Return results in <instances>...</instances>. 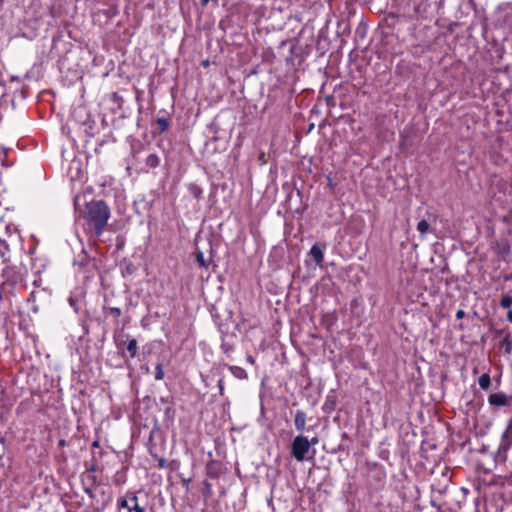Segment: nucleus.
<instances>
[{
	"label": "nucleus",
	"mask_w": 512,
	"mask_h": 512,
	"mask_svg": "<svg viewBox=\"0 0 512 512\" xmlns=\"http://www.w3.org/2000/svg\"><path fill=\"white\" fill-rule=\"evenodd\" d=\"M399 16V13H389L384 19V25L388 28H395L396 24L398 23Z\"/></svg>",
	"instance_id": "b1692460"
},
{
	"label": "nucleus",
	"mask_w": 512,
	"mask_h": 512,
	"mask_svg": "<svg viewBox=\"0 0 512 512\" xmlns=\"http://www.w3.org/2000/svg\"><path fill=\"white\" fill-rule=\"evenodd\" d=\"M392 6L406 19H415L425 12L424 0H392Z\"/></svg>",
	"instance_id": "20e7f679"
},
{
	"label": "nucleus",
	"mask_w": 512,
	"mask_h": 512,
	"mask_svg": "<svg viewBox=\"0 0 512 512\" xmlns=\"http://www.w3.org/2000/svg\"><path fill=\"white\" fill-rule=\"evenodd\" d=\"M87 480L89 481L88 485L98 486L100 484L98 477L95 474H90L87 476Z\"/></svg>",
	"instance_id": "473e14b6"
},
{
	"label": "nucleus",
	"mask_w": 512,
	"mask_h": 512,
	"mask_svg": "<svg viewBox=\"0 0 512 512\" xmlns=\"http://www.w3.org/2000/svg\"><path fill=\"white\" fill-rule=\"evenodd\" d=\"M72 116L76 122L83 126L84 132L89 138L95 136L97 128L96 122L85 108L79 107L75 109Z\"/></svg>",
	"instance_id": "6e6552de"
},
{
	"label": "nucleus",
	"mask_w": 512,
	"mask_h": 512,
	"mask_svg": "<svg viewBox=\"0 0 512 512\" xmlns=\"http://www.w3.org/2000/svg\"><path fill=\"white\" fill-rule=\"evenodd\" d=\"M504 250H505L506 252H509L510 247H509V246H507V247H505V248H504Z\"/></svg>",
	"instance_id": "6e6d98bb"
},
{
	"label": "nucleus",
	"mask_w": 512,
	"mask_h": 512,
	"mask_svg": "<svg viewBox=\"0 0 512 512\" xmlns=\"http://www.w3.org/2000/svg\"><path fill=\"white\" fill-rule=\"evenodd\" d=\"M510 420H512V417L510 418Z\"/></svg>",
	"instance_id": "13d9d810"
},
{
	"label": "nucleus",
	"mask_w": 512,
	"mask_h": 512,
	"mask_svg": "<svg viewBox=\"0 0 512 512\" xmlns=\"http://www.w3.org/2000/svg\"><path fill=\"white\" fill-rule=\"evenodd\" d=\"M505 482L508 486H512V472L506 477Z\"/></svg>",
	"instance_id": "49530a36"
},
{
	"label": "nucleus",
	"mask_w": 512,
	"mask_h": 512,
	"mask_svg": "<svg viewBox=\"0 0 512 512\" xmlns=\"http://www.w3.org/2000/svg\"><path fill=\"white\" fill-rule=\"evenodd\" d=\"M290 454L298 462H303L312 459L315 450L311 449V443L308 438L300 434L292 440Z\"/></svg>",
	"instance_id": "39448f33"
},
{
	"label": "nucleus",
	"mask_w": 512,
	"mask_h": 512,
	"mask_svg": "<svg viewBox=\"0 0 512 512\" xmlns=\"http://www.w3.org/2000/svg\"><path fill=\"white\" fill-rule=\"evenodd\" d=\"M36 294L37 292L36 291H32L28 297V302H33L35 303L36 301Z\"/></svg>",
	"instance_id": "c03bdc74"
},
{
	"label": "nucleus",
	"mask_w": 512,
	"mask_h": 512,
	"mask_svg": "<svg viewBox=\"0 0 512 512\" xmlns=\"http://www.w3.org/2000/svg\"><path fill=\"white\" fill-rule=\"evenodd\" d=\"M221 348H222L223 352H224L227 356H229V355H230V353H231V351H232V346H231V345H229V344H227V343H222Z\"/></svg>",
	"instance_id": "c9c22d12"
},
{
	"label": "nucleus",
	"mask_w": 512,
	"mask_h": 512,
	"mask_svg": "<svg viewBox=\"0 0 512 512\" xmlns=\"http://www.w3.org/2000/svg\"><path fill=\"white\" fill-rule=\"evenodd\" d=\"M109 100L117 106L116 109H112L113 113H117L123 109L124 99L118 92H112L109 95Z\"/></svg>",
	"instance_id": "f3484780"
},
{
	"label": "nucleus",
	"mask_w": 512,
	"mask_h": 512,
	"mask_svg": "<svg viewBox=\"0 0 512 512\" xmlns=\"http://www.w3.org/2000/svg\"><path fill=\"white\" fill-rule=\"evenodd\" d=\"M157 130L153 132L154 135H162L170 127V119L167 117H158L156 119Z\"/></svg>",
	"instance_id": "2eb2a0df"
},
{
	"label": "nucleus",
	"mask_w": 512,
	"mask_h": 512,
	"mask_svg": "<svg viewBox=\"0 0 512 512\" xmlns=\"http://www.w3.org/2000/svg\"><path fill=\"white\" fill-rule=\"evenodd\" d=\"M65 445H66V440H65V439H60V440L58 441V446H59V447H64Z\"/></svg>",
	"instance_id": "3c124183"
},
{
	"label": "nucleus",
	"mask_w": 512,
	"mask_h": 512,
	"mask_svg": "<svg viewBox=\"0 0 512 512\" xmlns=\"http://www.w3.org/2000/svg\"><path fill=\"white\" fill-rule=\"evenodd\" d=\"M367 32V25L364 22H360L356 28V35L360 38H364Z\"/></svg>",
	"instance_id": "c756f323"
},
{
	"label": "nucleus",
	"mask_w": 512,
	"mask_h": 512,
	"mask_svg": "<svg viewBox=\"0 0 512 512\" xmlns=\"http://www.w3.org/2000/svg\"><path fill=\"white\" fill-rule=\"evenodd\" d=\"M166 465H167V461H166V459H165V458H159V459H158V465H157V466H158L159 468H165V467H166Z\"/></svg>",
	"instance_id": "37998d69"
},
{
	"label": "nucleus",
	"mask_w": 512,
	"mask_h": 512,
	"mask_svg": "<svg viewBox=\"0 0 512 512\" xmlns=\"http://www.w3.org/2000/svg\"><path fill=\"white\" fill-rule=\"evenodd\" d=\"M108 142H115V138L112 135H108L104 139L101 140V142L99 143V146H103L104 144H106Z\"/></svg>",
	"instance_id": "4c0bfd02"
},
{
	"label": "nucleus",
	"mask_w": 512,
	"mask_h": 512,
	"mask_svg": "<svg viewBox=\"0 0 512 512\" xmlns=\"http://www.w3.org/2000/svg\"><path fill=\"white\" fill-rule=\"evenodd\" d=\"M188 191L196 200H201L203 197V189L196 183H190L188 185Z\"/></svg>",
	"instance_id": "4be33fe9"
},
{
	"label": "nucleus",
	"mask_w": 512,
	"mask_h": 512,
	"mask_svg": "<svg viewBox=\"0 0 512 512\" xmlns=\"http://www.w3.org/2000/svg\"><path fill=\"white\" fill-rule=\"evenodd\" d=\"M224 366L227 367L230 370V372L232 373V375L234 377H236L237 379L243 380L248 377L246 370L240 366L229 365V364H224Z\"/></svg>",
	"instance_id": "dca6fc26"
},
{
	"label": "nucleus",
	"mask_w": 512,
	"mask_h": 512,
	"mask_svg": "<svg viewBox=\"0 0 512 512\" xmlns=\"http://www.w3.org/2000/svg\"><path fill=\"white\" fill-rule=\"evenodd\" d=\"M27 270L16 265H5L0 269V302L10 300L16 291L25 288Z\"/></svg>",
	"instance_id": "f03ea898"
},
{
	"label": "nucleus",
	"mask_w": 512,
	"mask_h": 512,
	"mask_svg": "<svg viewBox=\"0 0 512 512\" xmlns=\"http://www.w3.org/2000/svg\"><path fill=\"white\" fill-rule=\"evenodd\" d=\"M500 305L503 308L509 309L507 312V319L509 322L512 323V296H509V295L504 296L500 301Z\"/></svg>",
	"instance_id": "412c9836"
},
{
	"label": "nucleus",
	"mask_w": 512,
	"mask_h": 512,
	"mask_svg": "<svg viewBox=\"0 0 512 512\" xmlns=\"http://www.w3.org/2000/svg\"><path fill=\"white\" fill-rule=\"evenodd\" d=\"M478 383H479V386L481 389L487 390L491 385V378H490L489 374H487V373L482 374L478 379Z\"/></svg>",
	"instance_id": "a878e982"
},
{
	"label": "nucleus",
	"mask_w": 512,
	"mask_h": 512,
	"mask_svg": "<svg viewBox=\"0 0 512 512\" xmlns=\"http://www.w3.org/2000/svg\"><path fill=\"white\" fill-rule=\"evenodd\" d=\"M306 413L302 410H297L294 415V425L297 431L303 432L306 426Z\"/></svg>",
	"instance_id": "4468645a"
},
{
	"label": "nucleus",
	"mask_w": 512,
	"mask_h": 512,
	"mask_svg": "<svg viewBox=\"0 0 512 512\" xmlns=\"http://www.w3.org/2000/svg\"><path fill=\"white\" fill-rule=\"evenodd\" d=\"M189 481H190V480H183V483H184V484H188V482H189Z\"/></svg>",
	"instance_id": "4d7b16f0"
},
{
	"label": "nucleus",
	"mask_w": 512,
	"mask_h": 512,
	"mask_svg": "<svg viewBox=\"0 0 512 512\" xmlns=\"http://www.w3.org/2000/svg\"><path fill=\"white\" fill-rule=\"evenodd\" d=\"M512 447V420L508 421L507 427L502 434V439L498 450L495 454H492V460L490 463L486 464L484 461L480 460L477 463V470L483 471L484 473L492 472L493 468L496 467L498 463H505L507 460V452Z\"/></svg>",
	"instance_id": "7ed1b4c3"
},
{
	"label": "nucleus",
	"mask_w": 512,
	"mask_h": 512,
	"mask_svg": "<svg viewBox=\"0 0 512 512\" xmlns=\"http://www.w3.org/2000/svg\"><path fill=\"white\" fill-rule=\"evenodd\" d=\"M101 449L99 440H94L91 444V452Z\"/></svg>",
	"instance_id": "ea45409f"
},
{
	"label": "nucleus",
	"mask_w": 512,
	"mask_h": 512,
	"mask_svg": "<svg viewBox=\"0 0 512 512\" xmlns=\"http://www.w3.org/2000/svg\"><path fill=\"white\" fill-rule=\"evenodd\" d=\"M127 467L126 466H123L120 470H118L115 475L113 476V483L116 485V486H120V485H123L126 480H127V476H126V472H127Z\"/></svg>",
	"instance_id": "a211bd4d"
},
{
	"label": "nucleus",
	"mask_w": 512,
	"mask_h": 512,
	"mask_svg": "<svg viewBox=\"0 0 512 512\" xmlns=\"http://www.w3.org/2000/svg\"><path fill=\"white\" fill-rule=\"evenodd\" d=\"M195 255V260L196 262L198 263V265L202 268H208L209 266V261H207L205 258H204V254L202 251H200L199 249H197L194 253Z\"/></svg>",
	"instance_id": "393cba45"
},
{
	"label": "nucleus",
	"mask_w": 512,
	"mask_h": 512,
	"mask_svg": "<svg viewBox=\"0 0 512 512\" xmlns=\"http://www.w3.org/2000/svg\"><path fill=\"white\" fill-rule=\"evenodd\" d=\"M326 248V245L325 244H322V243H315L308 255L313 259V261L315 262V264L317 266H320L322 267L323 265V262H324V250Z\"/></svg>",
	"instance_id": "9d476101"
},
{
	"label": "nucleus",
	"mask_w": 512,
	"mask_h": 512,
	"mask_svg": "<svg viewBox=\"0 0 512 512\" xmlns=\"http://www.w3.org/2000/svg\"><path fill=\"white\" fill-rule=\"evenodd\" d=\"M32 310H33L34 312H37V311H38V307H37V306H33Z\"/></svg>",
	"instance_id": "5fc2aeb1"
},
{
	"label": "nucleus",
	"mask_w": 512,
	"mask_h": 512,
	"mask_svg": "<svg viewBox=\"0 0 512 512\" xmlns=\"http://www.w3.org/2000/svg\"><path fill=\"white\" fill-rule=\"evenodd\" d=\"M160 157L156 153H152L145 159V164L149 168H157L160 165Z\"/></svg>",
	"instance_id": "5701e85b"
},
{
	"label": "nucleus",
	"mask_w": 512,
	"mask_h": 512,
	"mask_svg": "<svg viewBox=\"0 0 512 512\" xmlns=\"http://www.w3.org/2000/svg\"><path fill=\"white\" fill-rule=\"evenodd\" d=\"M9 251L10 247L7 241L0 238V258H5Z\"/></svg>",
	"instance_id": "cd10ccee"
},
{
	"label": "nucleus",
	"mask_w": 512,
	"mask_h": 512,
	"mask_svg": "<svg viewBox=\"0 0 512 512\" xmlns=\"http://www.w3.org/2000/svg\"><path fill=\"white\" fill-rule=\"evenodd\" d=\"M103 313L106 318L109 316L112 317L115 327L117 329H119L120 317L122 315V310L118 307H110V306L104 305Z\"/></svg>",
	"instance_id": "f8f14e48"
},
{
	"label": "nucleus",
	"mask_w": 512,
	"mask_h": 512,
	"mask_svg": "<svg viewBox=\"0 0 512 512\" xmlns=\"http://www.w3.org/2000/svg\"><path fill=\"white\" fill-rule=\"evenodd\" d=\"M85 468L87 472H91L92 474L98 471L101 472L103 470V468L99 465L98 458L96 457L95 454L93 457H91L90 462L85 463Z\"/></svg>",
	"instance_id": "6ab92c4d"
},
{
	"label": "nucleus",
	"mask_w": 512,
	"mask_h": 512,
	"mask_svg": "<svg viewBox=\"0 0 512 512\" xmlns=\"http://www.w3.org/2000/svg\"><path fill=\"white\" fill-rule=\"evenodd\" d=\"M175 414V410L172 408V407H167L165 409V415L168 416V417H173Z\"/></svg>",
	"instance_id": "79ce46f5"
},
{
	"label": "nucleus",
	"mask_w": 512,
	"mask_h": 512,
	"mask_svg": "<svg viewBox=\"0 0 512 512\" xmlns=\"http://www.w3.org/2000/svg\"><path fill=\"white\" fill-rule=\"evenodd\" d=\"M155 380L160 381L164 378L163 363L158 362L155 366Z\"/></svg>",
	"instance_id": "c85d7f7f"
},
{
	"label": "nucleus",
	"mask_w": 512,
	"mask_h": 512,
	"mask_svg": "<svg viewBox=\"0 0 512 512\" xmlns=\"http://www.w3.org/2000/svg\"><path fill=\"white\" fill-rule=\"evenodd\" d=\"M212 494H213L212 484L210 482H208L207 480H205L203 482V488H202V496H203L204 500L207 501L208 499H210Z\"/></svg>",
	"instance_id": "bb28decb"
},
{
	"label": "nucleus",
	"mask_w": 512,
	"mask_h": 512,
	"mask_svg": "<svg viewBox=\"0 0 512 512\" xmlns=\"http://www.w3.org/2000/svg\"><path fill=\"white\" fill-rule=\"evenodd\" d=\"M69 303H70V305H71L72 307H74V309L77 311V307H76V305H77V300H76V299H74V298H69Z\"/></svg>",
	"instance_id": "de8ad7c7"
},
{
	"label": "nucleus",
	"mask_w": 512,
	"mask_h": 512,
	"mask_svg": "<svg viewBox=\"0 0 512 512\" xmlns=\"http://www.w3.org/2000/svg\"><path fill=\"white\" fill-rule=\"evenodd\" d=\"M128 512H146L145 507L140 506L139 504H135L132 506V509H130Z\"/></svg>",
	"instance_id": "e433bc0d"
},
{
	"label": "nucleus",
	"mask_w": 512,
	"mask_h": 512,
	"mask_svg": "<svg viewBox=\"0 0 512 512\" xmlns=\"http://www.w3.org/2000/svg\"><path fill=\"white\" fill-rule=\"evenodd\" d=\"M429 223L426 221V220H421L418 222L417 224V230L421 233V234H425L428 232L429 230Z\"/></svg>",
	"instance_id": "7c9ffc66"
},
{
	"label": "nucleus",
	"mask_w": 512,
	"mask_h": 512,
	"mask_svg": "<svg viewBox=\"0 0 512 512\" xmlns=\"http://www.w3.org/2000/svg\"><path fill=\"white\" fill-rule=\"evenodd\" d=\"M83 484H84V488H83L84 492H85V493H86V494H87L91 499H93V498L95 497V494H94V491H93V490H94V488H95V486L86 485L85 483H83Z\"/></svg>",
	"instance_id": "72a5a7b5"
},
{
	"label": "nucleus",
	"mask_w": 512,
	"mask_h": 512,
	"mask_svg": "<svg viewBox=\"0 0 512 512\" xmlns=\"http://www.w3.org/2000/svg\"><path fill=\"white\" fill-rule=\"evenodd\" d=\"M511 278H512L511 276L506 275V276L504 277V280H506V281H507V280H510Z\"/></svg>",
	"instance_id": "864d4df0"
},
{
	"label": "nucleus",
	"mask_w": 512,
	"mask_h": 512,
	"mask_svg": "<svg viewBox=\"0 0 512 512\" xmlns=\"http://www.w3.org/2000/svg\"><path fill=\"white\" fill-rule=\"evenodd\" d=\"M258 161L260 163V165H264L266 164L267 160H266V156H265V153L264 152H261L258 156Z\"/></svg>",
	"instance_id": "a19ab883"
},
{
	"label": "nucleus",
	"mask_w": 512,
	"mask_h": 512,
	"mask_svg": "<svg viewBox=\"0 0 512 512\" xmlns=\"http://www.w3.org/2000/svg\"><path fill=\"white\" fill-rule=\"evenodd\" d=\"M114 341L118 349V354L125 359H133L138 353V342L135 338L129 334L120 333L119 335L114 334Z\"/></svg>",
	"instance_id": "423d86ee"
},
{
	"label": "nucleus",
	"mask_w": 512,
	"mask_h": 512,
	"mask_svg": "<svg viewBox=\"0 0 512 512\" xmlns=\"http://www.w3.org/2000/svg\"><path fill=\"white\" fill-rule=\"evenodd\" d=\"M94 454L96 455V457L98 458V463L100 462V460L103 458L104 455L107 454L106 451H104L103 449H99V450H96V451H92L91 453V457L94 456Z\"/></svg>",
	"instance_id": "f704fd0d"
},
{
	"label": "nucleus",
	"mask_w": 512,
	"mask_h": 512,
	"mask_svg": "<svg viewBox=\"0 0 512 512\" xmlns=\"http://www.w3.org/2000/svg\"><path fill=\"white\" fill-rule=\"evenodd\" d=\"M367 485L373 490H380L386 482V472L382 465L377 463L368 466L366 475Z\"/></svg>",
	"instance_id": "0eeeda50"
},
{
	"label": "nucleus",
	"mask_w": 512,
	"mask_h": 512,
	"mask_svg": "<svg viewBox=\"0 0 512 512\" xmlns=\"http://www.w3.org/2000/svg\"><path fill=\"white\" fill-rule=\"evenodd\" d=\"M310 443H311V447L314 446L315 444L318 443V438L317 437H313L311 440H309Z\"/></svg>",
	"instance_id": "8fccbe9b"
},
{
	"label": "nucleus",
	"mask_w": 512,
	"mask_h": 512,
	"mask_svg": "<svg viewBox=\"0 0 512 512\" xmlns=\"http://www.w3.org/2000/svg\"><path fill=\"white\" fill-rule=\"evenodd\" d=\"M135 504H138V498L134 492H127L125 497L119 501L120 507L126 508L128 511L132 509V506Z\"/></svg>",
	"instance_id": "ddd939ff"
},
{
	"label": "nucleus",
	"mask_w": 512,
	"mask_h": 512,
	"mask_svg": "<svg viewBox=\"0 0 512 512\" xmlns=\"http://www.w3.org/2000/svg\"><path fill=\"white\" fill-rule=\"evenodd\" d=\"M111 210L104 200H91L86 202L79 211V219L83 221L84 232L90 241L96 243L108 226Z\"/></svg>",
	"instance_id": "f257e3e1"
},
{
	"label": "nucleus",
	"mask_w": 512,
	"mask_h": 512,
	"mask_svg": "<svg viewBox=\"0 0 512 512\" xmlns=\"http://www.w3.org/2000/svg\"><path fill=\"white\" fill-rule=\"evenodd\" d=\"M512 400V397L507 396L503 392L493 393L489 395L488 402L491 406H507L510 405V402Z\"/></svg>",
	"instance_id": "9b49d317"
},
{
	"label": "nucleus",
	"mask_w": 512,
	"mask_h": 512,
	"mask_svg": "<svg viewBox=\"0 0 512 512\" xmlns=\"http://www.w3.org/2000/svg\"><path fill=\"white\" fill-rule=\"evenodd\" d=\"M399 137H400V141H399L400 149L407 150V139H408V136L403 131V132H400Z\"/></svg>",
	"instance_id": "2f4dec72"
},
{
	"label": "nucleus",
	"mask_w": 512,
	"mask_h": 512,
	"mask_svg": "<svg viewBox=\"0 0 512 512\" xmlns=\"http://www.w3.org/2000/svg\"><path fill=\"white\" fill-rule=\"evenodd\" d=\"M36 252V246L29 249V255L31 256V259L34 260L33 255Z\"/></svg>",
	"instance_id": "09e8293b"
},
{
	"label": "nucleus",
	"mask_w": 512,
	"mask_h": 512,
	"mask_svg": "<svg viewBox=\"0 0 512 512\" xmlns=\"http://www.w3.org/2000/svg\"><path fill=\"white\" fill-rule=\"evenodd\" d=\"M464 317H465V312H464L463 310H461V309H460V310H458V311L456 312V318H457V319H462V318H464Z\"/></svg>",
	"instance_id": "a18cd8bd"
},
{
	"label": "nucleus",
	"mask_w": 512,
	"mask_h": 512,
	"mask_svg": "<svg viewBox=\"0 0 512 512\" xmlns=\"http://www.w3.org/2000/svg\"><path fill=\"white\" fill-rule=\"evenodd\" d=\"M247 359H248V361H249V362H251V363H253V362H254V359H253V357H252V356H248V358H247Z\"/></svg>",
	"instance_id": "603ef678"
},
{
	"label": "nucleus",
	"mask_w": 512,
	"mask_h": 512,
	"mask_svg": "<svg viewBox=\"0 0 512 512\" xmlns=\"http://www.w3.org/2000/svg\"><path fill=\"white\" fill-rule=\"evenodd\" d=\"M224 472L222 462L211 459L206 464V475L211 479H218Z\"/></svg>",
	"instance_id": "1a4fd4ad"
},
{
	"label": "nucleus",
	"mask_w": 512,
	"mask_h": 512,
	"mask_svg": "<svg viewBox=\"0 0 512 512\" xmlns=\"http://www.w3.org/2000/svg\"><path fill=\"white\" fill-rule=\"evenodd\" d=\"M500 347L502 349H504V352L506 354H511L512 352V333L511 332H507L504 336V338L502 339L501 343H500Z\"/></svg>",
	"instance_id": "aec40b11"
},
{
	"label": "nucleus",
	"mask_w": 512,
	"mask_h": 512,
	"mask_svg": "<svg viewBox=\"0 0 512 512\" xmlns=\"http://www.w3.org/2000/svg\"><path fill=\"white\" fill-rule=\"evenodd\" d=\"M217 386L219 388L220 395H223L224 394V380H223V378H220L218 380Z\"/></svg>",
	"instance_id": "58836bf2"
}]
</instances>
